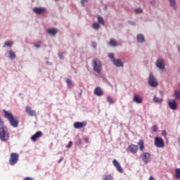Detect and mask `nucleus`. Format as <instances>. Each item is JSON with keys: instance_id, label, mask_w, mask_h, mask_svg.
I'll use <instances>...</instances> for the list:
<instances>
[{"instance_id": "7", "label": "nucleus", "mask_w": 180, "mask_h": 180, "mask_svg": "<svg viewBox=\"0 0 180 180\" xmlns=\"http://www.w3.org/2000/svg\"><path fill=\"white\" fill-rule=\"evenodd\" d=\"M155 146L158 147V148H163V147H165V144L164 143V140H162V138L155 137Z\"/></svg>"}, {"instance_id": "38", "label": "nucleus", "mask_w": 180, "mask_h": 180, "mask_svg": "<svg viewBox=\"0 0 180 180\" xmlns=\"http://www.w3.org/2000/svg\"><path fill=\"white\" fill-rule=\"evenodd\" d=\"M157 129L158 127H156V125H153L152 127H151V129L153 130V131H157Z\"/></svg>"}, {"instance_id": "48", "label": "nucleus", "mask_w": 180, "mask_h": 180, "mask_svg": "<svg viewBox=\"0 0 180 180\" xmlns=\"http://www.w3.org/2000/svg\"><path fill=\"white\" fill-rule=\"evenodd\" d=\"M150 4H152L153 5H154V4H155V1H151Z\"/></svg>"}, {"instance_id": "37", "label": "nucleus", "mask_w": 180, "mask_h": 180, "mask_svg": "<svg viewBox=\"0 0 180 180\" xmlns=\"http://www.w3.org/2000/svg\"><path fill=\"white\" fill-rule=\"evenodd\" d=\"M72 147V141H69L68 145L66 146V148H71Z\"/></svg>"}, {"instance_id": "3", "label": "nucleus", "mask_w": 180, "mask_h": 180, "mask_svg": "<svg viewBox=\"0 0 180 180\" xmlns=\"http://www.w3.org/2000/svg\"><path fill=\"white\" fill-rule=\"evenodd\" d=\"M0 140L1 141H8L9 140V132H8V129L5 127L0 128Z\"/></svg>"}, {"instance_id": "50", "label": "nucleus", "mask_w": 180, "mask_h": 180, "mask_svg": "<svg viewBox=\"0 0 180 180\" xmlns=\"http://www.w3.org/2000/svg\"><path fill=\"white\" fill-rule=\"evenodd\" d=\"M60 58H63V56L59 55Z\"/></svg>"}, {"instance_id": "13", "label": "nucleus", "mask_w": 180, "mask_h": 180, "mask_svg": "<svg viewBox=\"0 0 180 180\" xmlns=\"http://www.w3.org/2000/svg\"><path fill=\"white\" fill-rule=\"evenodd\" d=\"M112 164L114 167H115L116 169L120 172V174L123 173V168H122V166H120V163L116 160V159H114L112 160Z\"/></svg>"}, {"instance_id": "10", "label": "nucleus", "mask_w": 180, "mask_h": 180, "mask_svg": "<svg viewBox=\"0 0 180 180\" xmlns=\"http://www.w3.org/2000/svg\"><path fill=\"white\" fill-rule=\"evenodd\" d=\"M75 129H85L86 127V121H83L82 122H76L73 124Z\"/></svg>"}, {"instance_id": "25", "label": "nucleus", "mask_w": 180, "mask_h": 180, "mask_svg": "<svg viewBox=\"0 0 180 180\" xmlns=\"http://www.w3.org/2000/svg\"><path fill=\"white\" fill-rule=\"evenodd\" d=\"M110 46H112V47H115V46H117V42L115 39H111L109 42Z\"/></svg>"}, {"instance_id": "24", "label": "nucleus", "mask_w": 180, "mask_h": 180, "mask_svg": "<svg viewBox=\"0 0 180 180\" xmlns=\"http://www.w3.org/2000/svg\"><path fill=\"white\" fill-rule=\"evenodd\" d=\"M98 22L101 25H105V20H103V18L101 17V15L97 16Z\"/></svg>"}, {"instance_id": "23", "label": "nucleus", "mask_w": 180, "mask_h": 180, "mask_svg": "<svg viewBox=\"0 0 180 180\" xmlns=\"http://www.w3.org/2000/svg\"><path fill=\"white\" fill-rule=\"evenodd\" d=\"M137 40L139 43H143V41H145L144 36H143V34H139L137 36Z\"/></svg>"}, {"instance_id": "34", "label": "nucleus", "mask_w": 180, "mask_h": 180, "mask_svg": "<svg viewBox=\"0 0 180 180\" xmlns=\"http://www.w3.org/2000/svg\"><path fill=\"white\" fill-rule=\"evenodd\" d=\"M107 101L109 102V103H115V100H113V98H112L110 96L107 97Z\"/></svg>"}, {"instance_id": "46", "label": "nucleus", "mask_w": 180, "mask_h": 180, "mask_svg": "<svg viewBox=\"0 0 180 180\" xmlns=\"http://www.w3.org/2000/svg\"><path fill=\"white\" fill-rule=\"evenodd\" d=\"M85 141H86V143H89V139L88 138H86Z\"/></svg>"}, {"instance_id": "45", "label": "nucleus", "mask_w": 180, "mask_h": 180, "mask_svg": "<svg viewBox=\"0 0 180 180\" xmlns=\"http://www.w3.org/2000/svg\"><path fill=\"white\" fill-rule=\"evenodd\" d=\"M148 180H155V179H154V177L151 176L149 177Z\"/></svg>"}, {"instance_id": "28", "label": "nucleus", "mask_w": 180, "mask_h": 180, "mask_svg": "<svg viewBox=\"0 0 180 180\" xmlns=\"http://www.w3.org/2000/svg\"><path fill=\"white\" fill-rule=\"evenodd\" d=\"M93 29L95 30H98V29H101V25L98 22H94L93 24Z\"/></svg>"}, {"instance_id": "47", "label": "nucleus", "mask_w": 180, "mask_h": 180, "mask_svg": "<svg viewBox=\"0 0 180 180\" xmlns=\"http://www.w3.org/2000/svg\"><path fill=\"white\" fill-rule=\"evenodd\" d=\"M34 47L39 48V47H40V45H39V44H34Z\"/></svg>"}, {"instance_id": "42", "label": "nucleus", "mask_w": 180, "mask_h": 180, "mask_svg": "<svg viewBox=\"0 0 180 180\" xmlns=\"http://www.w3.org/2000/svg\"><path fill=\"white\" fill-rule=\"evenodd\" d=\"M91 46L94 49H95V47H96V42H92Z\"/></svg>"}, {"instance_id": "5", "label": "nucleus", "mask_w": 180, "mask_h": 180, "mask_svg": "<svg viewBox=\"0 0 180 180\" xmlns=\"http://www.w3.org/2000/svg\"><path fill=\"white\" fill-rule=\"evenodd\" d=\"M19 161V154L16 153H12L10 155L9 164L10 165H15Z\"/></svg>"}, {"instance_id": "11", "label": "nucleus", "mask_w": 180, "mask_h": 180, "mask_svg": "<svg viewBox=\"0 0 180 180\" xmlns=\"http://www.w3.org/2000/svg\"><path fill=\"white\" fill-rule=\"evenodd\" d=\"M148 81H149V84L150 85V86H157L158 85L157 79H155V77H154V76L151 74L149 76Z\"/></svg>"}, {"instance_id": "30", "label": "nucleus", "mask_w": 180, "mask_h": 180, "mask_svg": "<svg viewBox=\"0 0 180 180\" xmlns=\"http://www.w3.org/2000/svg\"><path fill=\"white\" fill-rule=\"evenodd\" d=\"M174 96L176 99H179L180 100V91H175L174 92Z\"/></svg>"}, {"instance_id": "17", "label": "nucleus", "mask_w": 180, "mask_h": 180, "mask_svg": "<svg viewBox=\"0 0 180 180\" xmlns=\"http://www.w3.org/2000/svg\"><path fill=\"white\" fill-rule=\"evenodd\" d=\"M94 94L96 96H102L103 95V91H102L101 87L98 86L94 89Z\"/></svg>"}, {"instance_id": "51", "label": "nucleus", "mask_w": 180, "mask_h": 180, "mask_svg": "<svg viewBox=\"0 0 180 180\" xmlns=\"http://www.w3.org/2000/svg\"><path fill=\"white\" fill-rule=\"evenodd\" d=\"M166 140H167V141H168V139L167 138H166Z\"/></svg>"}, {"instance_id": "39", "label": "nucleus", "mask_w": 180, "mask_h": 180, "mask_svg": "<svg viewBox=\"0 0 180 180\" xmlns=\"http://www.w3.org/2000/svg\"><path fill=\"white\" fill-rule=\"evenodd\" d=\"M85 2H88V0H82L81 4L82 6H85Z\"/></svg>"}, {"instance_id": "6", "label": "nucleus", "mask_w": 180, "mask_h": 180, "mask_svg": "<svg viewBox=\"0 0 180 180\" xmlns=\"http://www.w3.org/2000/svg\"><path fill=\"white\" fill-rule=\"evenodd\" d=\"M141 158L143 164H148L151 161V154L150 153H143L141 154Z\"/></svg>"}, {"instance_id": "44", "label": "nucleus", "mask_w": 180, "mask_h": 180, "mask_svg": "<svg viewBox=\"0 0 180 180\" xmlns=\"http://www.w3.org/2000/svg\"><path fill=\"white\" fill-rule=\"evenodd\" d=\"M77 143L78 144H82V141H81V139H79Z\"/></svg>"}, {"instance_id": "1", "label": "nucleus", "mask_w": 180, "mask_h": 180, "mask_svg": "<svg viewBox=\"0 0 180 180\" xmlns=\"http://www.w3.org/2000/svg\"><path fill=\"white\" fill-rule=\"evenodd\" d=\"M3 112L4 113V117L10 122V124H11L13 127H18L19 126V121L13 117L12 112L6 111V110H4Z\"/></svg>"}, {"instance_id": "31", "label": "nucleus", "mask_w": 180, "mask_h": 180, "mask_svg": "<svg viewBox=\"0 0 180 180\" xmlns=\"http://www.w3.org/2000/svg\"><path fill=\"white\" fill-rule=\"evenodd\" d=\"M175 172H176V178L177 179H180V169H176L175 170Z\"/></svg>"}, {"instance_id": "18", "label": "nucleus", "mask_w": 180, "mask_h": 180, "mask_svg": "<svg viewBox=\"0 0 180 180\" xmlns=\"http://www.w3.org/2000/svg\"><path fill=\"white\" fill-rule=\"evenodd\" d=\"M47 32L52 36H56L58 33V30L56 28H49L47 30Z\"/></svg>"}, {"instance_id": "19", "label": "nucleus", "mask_w": 180, "mask_h": 180, "mask_svg": "<svg viewBox=\"0 0 180 180\" xmlns=\"http://www.w3.org/2000/svg\"><path fill=\"white\" fill-rule=\"evenodd\" d=\"M134 102H136V103H142L143 102V98L140 97L139 95H134L133 98Z\"/></svg>"}, {"instance_id": "33", "label": "nucleus", "mask_w": 180, "mask_h": 180, "mask_svg": "<svg viewBox=\"0 0 180 180\" xmlns=\"http://www.w3.org/2000/svg\"><path fill=\"white\" fill-rule=\"evenodd\" d=\"M66 83L68 84V86H74V84H72V82L70 79H66Z\"/></svg>"}, {"instance_id": "29", "label": "nucleus", "mask_w": 180, "mask_h": 180, "mask_svg": "<svg viewBox=\"0 0 180 180\" xmlns=\"http://www.w3.org/2000/svg\"><path fill=\"white\" fill-rule=\"evenodd\" d=\"M8 54H9L11 58H12V59L16 58V54L15 53V52L13 51H9Z\"/></svg>"}, {"instance_id": "2", "label": "nucleus", "mask_w": 180, "mask_h": 180, "mask_svg": "<svg viewBox=\"0 0 180 180\" xmlns=\"http://www.w3.org/2000/svg\"><path fill=\"white\" fill-rule=\"evenodd\" d=\"M3 112L4 113V117L10 122V124H11L13 127H18L19 126V121L13 117L12 112L6 111V110H4Z\"/></svg>"}, {"instance_id": "35", "label": "nucleus", "mask_w": 180, "mask_h": 180, "mask_svg": "<svg viewBox=\"0 0 180 180\" xmlns=\"http://www.w3.org/2000/svg\"><path fill=\"white\" fill-rule=\"evenodd\" d=\"M134 12H136V13H143V9L136 8V9L134 10Z\"/></svg>"}, {"instance_id": "21", "label": "nucleus", "mask_w": 180, "mask_h": 180, "mask_svg": "<svg viewBox=\"0 0 180 180\" xmlns=\"http://www.w3.org/2000/svg\"><path fill=\"white\" fill-rule=\"evenodd\" d=\"M138 146H139L140 151H143V150H144V141L143 139H141L138 142Z\"/></svg>"}, {"instance_id": "14", "label": "nucleus", "mask_w": 180, "mask_h": 180, "mask_svg": "<svg viewBox=\"0 0 180 180\" xmlns=\"http://www.w3.org/2000/svg\"><path fill=\"white\" fill-rule=\"evenodd\" d=\"M25 112L29 116H36V111H34V110H32V108L30 106H27L25 108Z\"/></svg>"}, {"instance_id": "20", "label": "nucleus", "mask_w": 180, "mask_h": 180, "mask_svg": "<svg viewBox=\"0 0 180 180\" xmlns=\"http://www.w3.org/2000/svg\"><path fill=\"white\" fill-rule=\"evenodd\" d=\"M112 62L117 67H123V63L120 59H113Z\"/></svg>"}, {"instance_id": "36", "label": "nucleus", "mask_w": 180, "mask_h": 180, "mask_svg": "<svg viewBox=\"0 0 180 180\" xmlns=\"http://www.w3.org/2000/svg\"><path fill=\"white\" fill-rule=\"evenodd\" d=\"M108 56H109L110 58H112V61H113V60H115V54L114 53H109Z\"/></svg>"}, {"instance_id": "22", "label": "nucleus", "mask_w": 180, "mask_h": 180, "mask_svg": "<svg viewBox=\"0 0 180 180\" xmlns=\"http://www.w3.org/2000/svg\"><path fill=\"white\" fill-rule=\"evenodd\" d=\"M170 6L173 8V9H176V1L175 0H169Z\"/></svg>"}, {"instance_id": "4", "label": "nucleus", "mask_w": 180, "mask_h": 180, "mask_svg": "<svg viewBox=\"0 0 180 180\" xmlns=\"http://www.w3.org/2000/svg\"><path fill=\"white\" fill-rule=\"evenodd\" d=\"M93 68L94 70L97 72V74H100V72L102 71V63H101V60L94 59L93 60Z\"/></svg>"}, {"instance_id": "15", "label": "nucleus", "mask_w": 180, "mask_h": 180, "mask_svg": "<svg viewBox=\"0 0 180 180\" xmlns=\"http://www.w3.org/2000/svg\"><path fill=\"white\" fill-rule=\"evenodd\" d=\"M41 136H43V132H41V131H38L36 132L35 134H34L31 137V140L32 141H36L37 139H40V137H41Z\"/></svg>"}, {"instance_id": "16", "label": "nucleus", "mask_w": 180, "mask_h": 180, "mask_svg": "<svg viewBox=\"0 0 180 180\" xmlns=\"http://www.w3.org/2000/svg\"><path fill=\"white\" fill-rule=\"evenodd\" d=\"M156 66L158 68H160V70H164L165 68V65H164V60L162 59H159L156 61Z\"/></svg>"}, {"instance_id": "9", "label": "nucleus", "mask_w": 180, "mask_h": 180, "mask_svg": "<svg viewBox=\"0 0 180 180\" xmlns=\"http://www.w3.org/2000/svg\"><path fill=\"white\" fill-rule=\"evenodd\" d=\"M46 11L44 7H34L33 8V13L36 15H43V13H46Z\"/></svg>"}, {"instance_id": "40", "label": "nucleus", "mask_w": 180, "mask_h": 180, "mask_svg": "<svg viewBox=\"0 0 180 180\" xmlns=\"http://www.w3.org/2000/svg\"><path fill=\"white\" fill-rule=\"evenodd\" d=\"M162 136H167V131H165V130H163L162 131Z\"/></svg>"}, {"instance_id": "26", "label": "nucleus", "mask_w": 180, "mask_h": 180, "mask_svg": "<svg viewBox=\"0 0 180 180\" xmlns=\"http://www.w3.org/2000/svg\"><path fill=\"white\" fill-rule=\"evenodd\" d=\"M153 101L155 103H161V102H162V98H158L157 96H154L153 97Z\"/></svg>"}, {"instance_id": "43", "label": "nucleus", "mask_w": 180, "mask_h": 180, "mask_svg": "<svg viewBox=\"0 0 180 180\" xmlns=\"http://www.w3.org/2000/svg\"><path fill=\"white\" fill-rule=\"evenodd\" d=\"M24 180H33V178H32V177H25Z\"/></svg>"}, {"instance_id": "41", "label": "nucleus", "mask_w": 180, "mask_h": 180, "mask_svg": "<svg viewBox=\"0 0 180 180\" xmlns=\"http://www.w3.org/2000/svg\"><path fill=\"white\" fill-rule=\"evenodd\" d=\"M0 126L2 127L4 126V121L2 120V118L0 117Z\"/></svg>"}, {"instance_id": "8", "label": "nucleus", "mask_w": 180, "mask_h": 180, "mask_svg": "<svg viewBox=\"0 0 180 180\" xmlns=\"http://www.w3.org/2000/svg\"><path fill=\"white\" fill-rule=\"evenodd\" d=\"M127 151L131 153L132 154H137L139 151V146L134 144H131L127 148Z\"/></svg>"}, {"instance_id": "27", "label": "nucleus", "mask_w": 180, "mask_h": 180, "mask_svg": "<svg viewBox=\"0 0 180 180\" xmlns=\"http://www.w3.org/2000/svg\"><path fill=\"white\" fill-rule=\"evenodd\" d=\"M103 180H113V177L110 174H105Z\"/></svg>"}, {"instance_id": "49", "label": "nucleus", "mask_w": 180, "mask_h": 180, "mask_svg": "<svg viewBox=\"0 0 180 180\" xmlns=\"http://www.w3.org/2000/svg\"><path fill=\"white\" fill-rule=\"evenodd\" d=\"M63 158H61L59 160H58V163L61 162V161H63Z\"/></svg>"}, {"instance_id": "12", "label": "nucleus", "mask_w": 180, "mask_h": 180, "mask_svg": "<svg viewBox=\"0 0 180 180\" xmlns=\"http://www.w3.org/2000/svg\"><path fill=\"white\" fill-rule=\"evenodd\" d=\"M168 105L172 110H176L178 108V104H176V101H175V100H169Z\"/></svg>"}, {"instance_id": "32", "label": "nucleus", "mask_w": 180, "mask_h": 180, "mask_svg": "<svg viewBox=\"0 0 180 180\" xmlns=\"http://www.w3.org/2000/svg\"><path fill=\"white\" fill-rule=\"evenodd\" d=\"M12 44H13V43L9 41H6L4 44V45L3 46V47H10V46H12Z\"/></svg>"}]
</instances>
